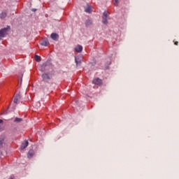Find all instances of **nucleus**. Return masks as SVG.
I'll return each mask as SVG.
<instances>
[{"mask_svg":"<svg viewBox=\"0 0 179 179\" xmlns=\"http://www.w3.org/2000/svg\"><path fill=\"white\" fill-rule=\"evenodd\" d=\"M10 30V27L8 26L6 28L0 29V37L3 38L8 34V31Z\"/></svg>","mask_w":179,"mask_h":179,"instance_id":"f257e3e1","label":"nucleus"},{"mask_svg":"<svg viewBox=\"0 0 179 179\" xmlns=\"http://www.w3.org/2000/svg\"><path fill=\"white\" fill-rule=\"evenodd\" d=\"M42 78H43V82L48 83V82H50V80H51V75H50L47 73H44L43 74H42Z\"/></svg>","mask_w":179,"mask_h":179,"instance_id":"f03ea898","label":"nucleus"},{"mask_svg":"<svg viewBox=\"0 0 179 179\" xmlns=\"http://www.w3.org/2000/svg\"><path fill=\"white\" fill-rule=\"evenodd\" d=\"M107 17H108V13H107V11H104L102 16V22L103 23V24H108Z\"/></svg>","mask_w":179,"mask_h":179,"instance_id":"7ed1b4c3","label":"nucleus"},{"mask_svg":"<svg viewBox=\"0 0 179 179\" xmlns=\"http://www.w3.org/2000/svg\"><path fill=\"white\" fill-rule=\"evenodd\" d=\"M50 68H51V66L48 65L47 64H43L41 67V71L42 72H47L48 71H50Z\"/></svg>","mask_w":179,"mask_h":179,"instance_id":"20e7f679","label":"nucleus"},{"mask_svg":"<svg viewBox=\"0 0 179 179\" xmlns=\"http://www.w3.org/2000/svg\"><path fill=\"white\" fill-rule=\"evenodd\" d=\"M50 44V42L48 41V39L47 38H44L41 41V45H44L45 47H47Z\"/></svg>","mask_w":179,"mask_h":179,"instance_id":"39448f33","label":"nucleus"},{"mask_svg":"<svg viewBox=\"0 0 179 179\" xmlns=\"http://www.w3.org/2000/svg\"><path fill=\"white\" fill-rule=\"evenodd\" d=\"M50 38L53 39L54 41H57L58 38H59V35L57 33H52L50 35Z\"/></svg>","mask_w":179,"mask_h":179,"instance_id":"423d86ee","label":"nucleus"},{"mask_svg":"<svg viewBox=\"0 0 179 179\" xmlns=\"http://www.w3.org/2000/svg\"><path fill=\"white\" fill-rule=\"evenodd\" d=\"M29 146V141H24L22 145H21V147H20V149L21 150H23L24 149H26V148Z\"/></svg>","mask_w":179,"mask_h":179,"instance_id":"0eeeda50","label":"nucleus"},{"mask_svg":"<svg viewBox=\"0 0 179 179\" xmlns=\"http://www.w3.org/2000/svg\"><path fill=\"white\" fill-rule=\"evenodd\" d=\"M85 12L87 13H92V6L87 4L86 7H85Z\"/></svg>","mask_w":179,"mask_h":179,"instance_id":"6e6552de","label":"nucleus"},{"mask_svg":"<svg viewBox=\"0 0 179 179\" xmlns=\"http://www.w3.org/2000/svg\"><path fill=\"white\" fill-rule=\"evenodd\" d=\"M20 94H17L14 98V103L17 104L19 103V101L20 100Z\"/></svg>","mask_w":179,"mask_h":179,"instance_id":"1a4fd4ad","label":"nucleus"},{"mask_svg":"<svg viewBox=\"0 0 179 179\" xmlns=\"http://www.w3.org/2000/svg\"><path fill=\"white\" fill-rule=\"evenodd\" d=\"M83 50V47L80 45H78L75 48V51L76 52H82Z\"/></svg>","mask_w":179,"mask_h":179,"instance_id":"9d476101","label":"nucleus"},{"mask_svg":"<svg viewBox=\"0 0 179 179\" xmlns=\"http://www.w3.org/2000/svg\"><path fill=\"white\" fill-rule=\"evenodd\" d=\"M92 83H94V85H101V83H102L101 79L96 78V79L93 80Z\"/></svg>","mask_w":179,"mask_h":179,"instance_id":"9b49d317","label":"nucleus"},{"mask_svg":"<svg viewBox=\"0 0 179 179\" xmlns=\"http://www.w3.org/2000/svg\"><path fill=\"white\" fill-rule=\"evenodd\" d=\"M27 156H28L29 159H31V157H33V156H34V150H30L28 152Z\"/></svg>","mask_w":179,"mask_h":179,"instance_id":"f8f14e48","label":"nucleus"},{"mask_svg":"<svg viewBox=\"0 0 179 179\" xmlns=\"http://www.w3.org/2000/svg\"><path fill=\"white\" fill-rule=\"evenodd\" d=\"M92 24H93V21H92L91 20H87L85 21L86 27H89V26H92Z\"/></svg>","mask_w":179,"mask_h":179,"instance_id":"ddd939ff","label":"nucleus"},{"mask_svg":"<svg viewBox=\"0 0 179 179\" xmlns=\"http://www.w3.org/2000/svg\"><path fill=\"white\" fill-rule=\"evenodd\" d=\"M75 62H76L77 66H78V65H80L82 64V61L80 60V59H79L78 57H75Z\"/></svg>","mask_w":179,"mask_h":179,"instance_id":"4468645a","label":"nucleus"},{"mask_svg":"<svg viewBox=\"0 0 179 179\" xmlns=\"http://www.w3.org/2000/svg\"><path fill=\"white\" fill-rule=\"evenodd\" d=\"M7 14L6 12L3 11L1 14H0V19H5V17H6Z\"/></svg>","mask_w":179,"mask_h":179,"instance_id":"2eb2a0df","label":"nucleus"},{"mask_svg":"<svg viewBox=\"0 0 179 179\" xmlns=\"http://www.w3.org/2000/svg\"><path fill=\"white\" fill-rule=\"evenodd\" d=\"M22 121H23V119L19 117H15V119L14 120V122H22Z\"/></svg>","mask_w":179,"mask_h":179,"instance_id":"dca6fc26","label":"nucleus"},{"mask_svg":"<svg viewBox=\"0 0 179 179\" xmlns=\"http://www.w3.org/2000/svg\"><path fill=\"white\" fill-rule=\"evenodd\" d=\"M35 61H36V62H40V61H41V57L38 55H36L35 56Z\"/></svg>","mask_w":179,"mask_h":179,"instance_id":"f3484780","label":"nucleus"},{"mask_svg":"<svg viewBox=\"0 0 179 179\" xmlns=\"http://www.w3.org/2000/svg\"><path fill=\"white\" fill-rule=\"evenodd\" d=\"M3 145V139H1L0 140V149H1V148H2Z\"/></svg>","mask_w":179,"mask_h":179,"instance_id":"a211bd4d","label":"nucleus"},{"mask_svg":"<svg viewBox=\"0 0 179 179\" xmlns=\"http://www.w3.org/2000/svg\"><path fill=\"white\" fill-rule=\"evenodd\" d=\"M115 6H118V0H115Z\"/></svg>","mask_w":179,"mask_h":179,"instance_id":"6ab92c4d","label":"nucleus"},{"mask_svg":"<svg viewBox=\"0 0 179 179\" xmlns=\"http://www.w3.org/2000/svg\"><path fill=\"white\" fill-rule=\"evenodd\" d=\"M175 45H178V41H173Z\"/></svg>","mask_w":179,"mask_h":179,"instance_id":"aec40b11","label":"nucleus"},{"mask_svg":"<svg viewBox=\"0 0 179 179\" xmlns=\"http://www.w3.org/2000/svg\"><path fill=\"white\" fill-rule=\"evenodd\" d=\"M31 10H32V12H36V10H37V9H36V8H32Z\"/></svg>","mask_w":179,"mask_h":179,"instance_id":"412c9836","label":"nucleus"},{"mask_svg":"<svg viewBox=\"0 0 179 179\" xmlns=\"http://www.w3.org/2000/svg\"><path fill=\"white\" fill-rule=\"evenodd\" d=\"M2 122H3V120H0V124H2Z\"/></svg>","mask_w":179,"mask_h":179,"instance_id":"4be33fe9","label":"nucleus"},{"mask_svg":"<svg viewBox=\"0 0 179 179\" xmlns=\"http://www.w3.org/2000/svg\"><path fill=\"white\" fill-rule=\"evenodd\" d=\"M9 179H13V176H10Z\"/></svg>","mask_w":179,"mask_h":179,"instance_id":"5701e85b","label":"nucleus"},{"mask_svg":"<svg viewBox=\"0 0 179 179\" xmlns=\"http://www.w3.org/2000/svg\"><path fill=\"white\" fill-rule=\"evenodd\" d=\"M34 106H36L35 103H34Z\"/></svg>","mask_w":179,"mask_h":179,"instance_id":"b1692460","label":"nucleus"},{"mask_svg":"<svg viewBox=\"0 0 179 179\" xmlns=\"http://www.w3.org/2000/svg\"><path fill=\"white\" fill-rule=\"evenodd\" d=\"M39 104V107H40V103H38Z\"/></svg>","mask_w":179,"mask_h":179,"instance_id":"393cba45","label":"nucleus"}]
</instances>
